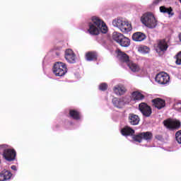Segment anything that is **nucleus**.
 Wrapping results in <instances>:
<instances>
[{
  "label": "nucleus",
  "mask_w": 181,
  "mask_h": 181,
  "mask_svg": "<svg viewBox=\"0 0 181 181\" xmlns=\"http://www.w3.org/2000/svg\"><path fill=\"white\" fill-rule=\"evenodd\" d=\"M88 32L92 36H98L100 32L102 33H107L108 32L107 25L98 17H92V22L88 23Z\"/></svg>",
  "instance_id": "nucleus-1"
},
{
  "label": "nucleus",
  "mask_w": 181,
  "mask_h": 181,
  "mask_svg": "<svg viewBox=\"0 0 181 181\" xmlns=\"http://www.w3.org/2000/svg\"><path fill=\"white\" fill-rule=\"evenodd\" d=\"M112 25L115 28H118L122 33H128L132 30V25H131V23L121 18H117L113 20Z\"/></svg>",
  "instance_id": "nucleus-2"
},
{
  "label": "nucleus",
  "mask_w": 181,
  "mask_h": 181,
  "mask_svg": "<svg viewBox=\"0 0 181 181\" xmlns=\"http://www.w3.org/2000/svg\"><path fill=\"white\" fill-rule=\"evenodd\" d=\"M141 22L144 25H145V26L149 28L150 29L156 28L158 25V21H156L155 16H153V14L151 13L144 14L141 17Z\"/></svg>",
  "instance_id": "nucleus-3"
},
{
  "label": "nucleus",
  "mask_w": 181,
  "mask_h": 181,
  "mask_svg": "<svg viewBox=\"0 0 181 181\" xmlns=\"http://www.w3.org/2000/svg\"><path fill=\"white\" fill-rule=\"evenodd\" d=\"M112 39L115 40V42L119 44L122 47H128L131 45V40L127 37H124V35L120 33H113Z\"/></svg>",
  "instance_id": "nucleus-4"
},
{
  "label": "nucleus",
  "mask_w": 181,
  "mask_h": 181,
  "mask_svg": "<svg viewBox=\"0 0 181 181\" xmlns=\"http://www.w3.org/2000/svg\"><path fill=\"white\" fill-rule=\"evenodd\" d=\"M52 71L56 77H63L67 73V65L61 62H55L52 68Z\"/></svg>",
  "instance_id": "nucleus-5"
},
{
  "label": "nucleus",
  "mask_w": 181,
  "mask_h": 181,
  "mask_svg": "<svg viewBox=\"0 0 181 181\" xmlns=\"http://www.w3.org/2000/svg\"><path fill=\"white\" fill-rule=\"evenodd\" d=\"M152 138H153V134L151 132H144L139 133L136 135H134L133 136V140L135 141V142H139V144H141L142 141H146L147 142H151L152 141Z\"/></svg>",
  "instance_id": "nucleus-6"
},
{
  "label": "nucleus",
  "mask_w": 181,
  "mask_h": 181,
  "mask_svg": "<svg viewBox=\"0 0 181 181\" xmlns=\"http://www.w3.org/2000/svg\"><path fill=\"white\" fill-rule=\"evenodd\" d=\"M3 158L8 162H13L16 159V151L13 148H6L3 152Z\"/></svg>",
  "instance_id": "nucleus-7"
},
{
  "label": "nucleus",
  "mask_w": 181,
  "mask_h": 181,
  "mask_svg": "<svg viewBox=\"0 0 181 181\" xmlns=\"http://www.w3.org/2000/svg\"><path fill=\"white\" fill-rule=\"evenodd\" d=\"M139 110L144 117H149L152 115V107L146 103H141L139 105Z\"/></svg>",
  "instance_id": "nucleus-8"
},
{
  "label": "nucleus",
  "mask_w": 181,
  "mask_h": 181,
  "mask_svg": "<svg viewBox=\"0 0 181 181\" xmlns=\"http://www.w3.org/2000/svg\"><path fill=\"white\" fill-rule=\"evenodd\" d=\"M155 80L158 84H168L170 80V76L166 72H160L156 76Z\"/></svg>",
  "instance_id": "nucleus-9"
},
{
  "label": "nucleus",
  "mask_w": 181,
  "mask_h": 181,
  "mask_svg": "<svg viewBox=\"0 0 181 181\" xmlns=\"http://www.w3.org/2000/svg\"><path fill=\"white\" fill-rule=\"evenodd\" d=\"M163 124L168 129H179L181 125L180 121L173 120L172 119L164 120Z\"/></svg>",
  "instance_id": "nucleus-10"
},
{
  "label": "nucleus",
  "mask_w": 181,
  "mask_h": 181,
  "mask_svg": "<svg viewBox=\"0 0 181 181\" xmlns=\"http://www.w3.org/2000/svg\"><path fill=\"white\" fill-rule=\"evenodd\" d=\"M151 103L153 106L158 110H162V108H165L166 107V101L160 98L153 99Z\"/></svg>",
  "instance_id": "nucleus-11"
},
{
  "label": "nucleus",
  "mask_w": 181,
  "mask_h": 181,
  "mask_svg": "<svg viewBox=\"0 0 181 181\" xmlns=\"http://www.w3.org/2000/svg\"><path fill=\"white\" fill-rule=\"evenodd\" d=\"M168 47H169V45H168L166 40L163 39V40H158L157 41V50H160V52L165 53V52L168 50Z\"/></svg>",
  "instance_id": "nucleus-12"
},
{
  "label": "nucleus",
  "mask_w": 181,
  "mask_h": 181,
  "mask_svg": "<svg viewBox=\"0 0 181 181\" xmlns=\"http://www.w3.org/2000/svg\"><path fill=\"white\" fill-rule=\"evenodd\" d=\"M65 59L68 63H76V54L71 49H66L65 52Z\"/></svg>",
  "instance_id": "nucleus-13"
},
{
  "label": "nucleus",
  "mask_w": 181,
  "mask_h": 181,
  "mask_svg": "<svg viewBox=\"0 0 181 181\" xmlns=\"http://www.w3.org/2000/svg\"><path fill=\"white\" fill-rule=\"evenodd\" d=\"M134 42H144L146 39V35L141 32H136L132 35Z\"/></svg>",
  "instance_id": "nucleus-14"
},
{
  "label": "nucleus",
  "mask_w": 181,
  "mask_h": 181,
  "mask_svg": "<svg viewBox=\"0 0 181 181\" xmlns=\"http://www.w3.org/2000/svg\"><path fill=\"white\" fill-rule=\"evenodd\" d=\"M117 57L119 58V60L122 62V63H126L127 64H128L130 62L128 54H127L125 52H122L119 49L117 51Z\"/></svg>",
  "instance_id": "nucleus-15"
},
{
  "label": "nucleus",
  "mask_w": 181,
  "mask_h": 181,
  "mask_svg": "<svg viewBox=\"0 0 181 181\" xmlns=\"http://www.w3.org/2000/svg\"><path fill=\"white\" fill-rule=\"evenodd\" d=\"M113 91L116 95H124L127 93V88L122 85H116L113 88Z\"/></svg>",
  "instance_id": "nucleus-16"
},
{
  "label": "nucleus",
  "mask_w": 181,
  "mask_h": 181,
  "mask_svg": "<svg viewBox=\"0 0 181 181\" xmlns=\"http://www.w3.org/2000/svg\"><path fill=\"white\" fill-rule=\"evenodd\" d=\"M121 134L123 136H130L135 134V130L128 126H126L121 129Z\"/></svg>",
  "instance_id": "nucleus-17"
},
{
  "label": "nucleus",
  "mask_w": 181,
  "mask_h": 181,
  "mask_svg": "<svg viewBox=\"0 0 181 181\" xmlns=\"http://www.w3.org/2000/svg\"><path fill=\"white\" fill-rule=\"evenodd\" d=\"M98 59V54L93 51L86 52V59L87 62H95Z\"/></svg>",
  "instance_id": "nucleus-18"
},
{
  "label": "nucleus",
  "mask_w": 181,
  "mask_h": 181,
  "mask_svg": "<svg viewBox=\"0 0 181 181\" xmlns=\"http://www.w3.org/2000/svg\"><path fill=\"white\" fill-rule=\"evenodd\" d=\"M11 177H12V173L8 170H4L0 173V181L9 180Z\"/></svg>",
  "instance_id": "nucleus-19"
},
{
  "label": "nucleus",
  "mask_w": 181,
  "mask_h": 181,
  "mask_svg": "<svg viewBox=\"0 0 181 181\" xmlns=\"http://www.w3.org/2000/svg\"><path fill=\"white\" fill-rule=\"evenodd\" d=\"M132 97L134 101H142L145 99V95L141 94V92L136 90L132 93Z\"/></svg>",
  "instance_id": "nucleus-20"
},
{
  "label": "nucleus",
  "mask_w": 181,
  "mask_h": 181,
  "mask_svg": "<svg viewBox=\"0 0 181 181\" xmlns=\"http://www.w3.org/2000/svg\"><path fill=\"white\" fill-rule=\"evenodd\" d=\"M129 122L131 125H138L139 124V117L134 114H129Z\"/></svg>",
  "instance_id": "nucleus-21"
},
{
  "label": "nucleus",
  "mask_w": 181,
  "mask_h": 181,
  "mask_svg": "<svg viewBox=\"0 0 181 181\" xmlns=\"http://www.w3.org/2000/svg\"><path fill=\"white\" fill-rule=\"evenodd\" d=\"M69 116L71 118H73V119H75L76 121L81 119V115L80 114V112L76 110H70Z\"/></svg>",
  "instance_id": "nucleus-22"
},
{
  "label": "nucleus",
  "mask_w": 181,
  "mask_h": 181,
  "mask_svg": "<svg viewBox=\"0 0 181 181\" xmlns=\"http://www.w3.org/2000/svg\"><path fill=\"white\" fill-rule=\"evenodd\" d=\"M160 12L161 13H168V15H170V16H173L175 13H173V8L172 7L166 8L165 6H160Z\"/></svg>",
  "instance_id": "nucleus-23"
},
{
  "label": "nucleus",
  "mask_w": 181,
  "mask_h": 181,
  "mask_svg": "<svg viewBox=\"0 0 181 181\" xmlns=\"http://www.w3.org/2000/svg\"><path fill=\"white\" fill-rule=\"evenodd\" d=\"M128 67H129L130 70L133 71L134 73L136 71H139V66L136 64V63H134L133 62L130 61L127 64Z\"/></svg>",
  "instance_id": "nucleus-24"
},
{
  "label": "nucleus",
  "mask_w": 181,
  "mask_h": 181,
  "mask_svg": "<svg viewBox=\"0 0 181 181\" xmlns=\"http://www.w3.org/2000/svg\"><path fill=\"white\" fill-rule=\"evenodd\" d=\"M112 104L115 105V107H117V108H122L124 102L118 98H114L112 99Z\"/></svg>",
  "instance_id": "nucleus-25"
},
{
  "label": "nucleus",
  "mask_w": 181,
  "mask_h": 181,
  "mask_svg": "<svg viewBox=\"0 0 181 181\" xmlns=\"http://www.w3.org/2000/svg\"><path fill=\"white\" fill-rule=\"evenodd\" d=\"M99 90L100 91H107L108 90V84L102 83L99 85Z\"/></svg>",
  "instance_id": "nucleus-26"
},
{
  "label": "nucleus",
  "mask_w": 181,
  "mask_h": 181,
  "mask_svg": "<svg viewBox=\"0 0 181 181\" xmlns=\"http://www.w3.org/2000/svg\"><path fill=\"white\" fill-rule=\"evenodd\" d=\"M175 139L177 142H178L179 144H181V130L175 133Z\"/></svg>",
  "instance_id": "nucleus-27"
},
{
  "label": "nucleus",
  "mask_w": 181,
  "mask_h": 181,
  "mask_svg": "<svg viewBox=\"0 0 181 181\" xmlns=\"http://www.w3.org/2000/svg\"><path fill=\"white\" fill-rule=\"evenodd\" d=\"M176 64L180 65L181 64V51L177 53L176 55Z\"/></svg>",
  "instance_id": "nucleus-28"
},
{
  "label": "nucleus",
  "mask_w": 181,
  "mask_h": 181,
  "mask_svg": "<svg viewBox=\"0 0 181 181\" xmlns=\"http://www.w3.org/2000/svg\"><path fill=\"white\" fill-rule=\"evenodd\" d=\"M139 50H141V52H143V53H149L150 49L146 46H143L139 48Z\"/></svg>",
  "instance_id": "nucleus-29"
},
{
  "label": "nucleus",
  "mask_w": 181,
  "mask_h": 181,
  "mask_svg": "<svg viewBox=\"0 0 181 181\" xmlns=\"http://www.w3.org/2000/svg\"><path fill=\"white\" fill-rule=\"evenodd\" d=\"M156 139H157L158 141H163V136H162V134H156L155 136Z\"/></svg>",
  "instance_id": "nucleus-30"
},
{
  "label": "nucleus",
  "mask_w": 181,
  "mask_h": 181,
  "mask_svg": "<svg viewBox=\"0 0 181 181\" xmlns=\"http://www.w3.org/2000/svg\"><path fill=\"white\" fill-rule=\"evenodd\" d=\"M160 2H162V0H154L153 4V5H158Z\"/></svg>",
  "instance_id": "nucleus-31"
},
{
  "label": "nucleus",
  "mask_w": 181,
  "mask_h": 181,
  "mask_svg": "<svg viewBox=\"0 0 181 181\" xmlns=\"http://www.w3.org/2000/svg\"><path fill=\"white\" fill-rule=\"evenodd\" d=\"M11 169L12 170H16V165H12Z\"/></svg>",
  "instance_id": "nucleus-32"
},
{
  "label": "nucleus",
  "mask_w": 181,
  "mask_h": 181,
  "mask_svg": "<svg viewBox=\"0 0 181 181\" xmlns=\"http://www.w3.org/2000/svg\"><path fill=\"white\" fill-rule=\"evenodd\" d=\"M178 37H179L180 42H181V33L179 34Z\"/></svg>",
  "instance_id": "nucleus-33"
},
{
  "label": "nucleus",
  "mask_w": 181,
  "mask_h": 181,
  "mask_svg": "<svg viewBox=\"0 0 181 181\" xmlns=\"http://www.w3.org/2000/svg\"><path fill=\"white\" fill-rule=\"evenodd\" d=\"M179 18H180V19H181V11L180 13Z\"/></svg>",
  "instance_id": "nucleus-34"
},
{
  "label": "nucleus",
  "mask_w": 181,
  "mask_h": 181,
  "mask_svg": "<svg viewBox=\"0 0 181 181\" xmlns=\"http://www.w3.org/2000/svg\"><path fill=\"white\" fill-rule=\"evenodd\" d=\"M180 105V108H181V104L180 103H177V105Z\"/></svg>",
  "instance_id": "nucleus-35"
},
{
  "label": "nucleus",
  "mask_w": 181,
  "mask_h": 181,
  "mask_svg": "<svg viewBox=\"0 0 181 181\" xmlns=\"http://www.w3.org/2000/svg\"><path fill=\"white\" fill-rule=\"evenodd\" d=\"M1 160H0V165H1Z\"/></svg>",
  "instance_id": "nucleus-36"
}]
</instances>
